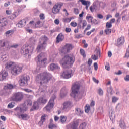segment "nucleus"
<instances>
[{
  "label": "nucleus",
  "mask_w": 129,
  "mask_h": 129,
  "mask_svg": "<svg viewBox=\"0 0 129 129\" xmlns=\"http://www.w3.org/2000/svg\"><path fill=\"white\" fill-rule=\"evenodd\" d=\"M39 103L38 101L36 102H34L33 105L32 107V108L30 109V111H34V110H38L40 108Z\"/></svg>",
  "instance_id": "18"
},
{
  "label": "nucleus",
  "mask_w": 129,
  "mask_h": 129,
  "mask_svg": "<svg viewBox=\"0 0 129 129\" xmlns=\"http://www.w3.org/2000/svg\"><path fill=\"white\" fill-rule=\"evenodd\" d=\"M23 94L21 93L18 92L14 94L13 100L14 101H21L23 99Z\"/></svg>",
  "instance_id": "15"
},
{
  "label": "nucleus",
  "mask_w": 129,
  "mask_h": 129,
  "mask_svg": "<svg viewBox=\"0 0 129 129\" xmlns=\"http://www.w3.org/2000/svg\"><path fill=\"white\" fill-rule=\"evenodd\" d=\"M80 54L83 56V58H85L86 57V54H85V51L83 49H81L80 50Z\"/></svg>",
  "instance_id": "37"
},
{
  "label": "nucleus",
  "mask_w": 129,
  "mask_h": 129,
  "mask_svg": "<svg viewBox=\"0 0 129 129\" xmlns=\"http://www.w3.org/2000/svg\"><path fill=\"white\" fill-rule=\"evenodd\" d=\"M50 70L53 71V70H59L60 69V67L58 66L57 64L51 63L49 66Z\"/></svg>",
  "instance_id": "22"
},
{
  "label": "nucleus",
  "mask_w": 129,
  "mask_h": 129,
  "mask_svg": "<svg viewBox=\"0 0 129 129\" xmlns=\"http://www.w3.org/2000/svg\"><path fill=\"white\" fill-rule=\"evenodd\" d=\"M0 25H1L2 29H4L8 25L7 20L4 18L0 17Z\"/></svg>",
  "instance_id": "17"
},
{
  "label": "nucleus",
  "mask_w": 129,
  "mask_h": 129,
  "mask_svg": "<svg viewBox=\"0 0 129 129\" xmlns=\"http://www.w3.org/2000/svg\"><path fill=\"white\" fill-rule=\"evenodd\" d=\"M117 100H118L117 98H116L115 97H113L112 98V102H114V103L116 102V101H117Z\"/></svg>",
  "instance_id": "56"
},
{
  "label": "nucleus",
  "mask_w": 129,
  "mask_h": 129,
  "mask_svg": "<svg viewBox=\"0 0 129 129\" xmlns=\"http://www.w3.org/2000/svg\"><path fill=\"white\" fill-rule=\"evenodd\" d=\"M15 110H16L17 112H21V113H24L26 110L25 109H23V108L17 107L15 109Z\"/></svg>",
  "instance_id": "31"
},
{
  "label": "nucleus",
  "mask_w": 129,
  "mask_h": 129,
  "mask_svg": "<svg viewBox=\"0 0 129 129\" xmlns=\"http://www.w3.org/2000/svg\"><path fill=\"white\" fill-rule=\"evenodd\" d=\"M24 66L23 64L15 65L14 62L10 61L5 64L6 69H11V74L15 76L22 73Z\"/></svg>",
  "instance_id": "2"
},
{
  "label": "nucleus",
  "mask_w": 129,
  "mask_h": 129,
  "mask_svg": "<svg viewBox=\"0 0 129 129\" xmlns=\"http://www.w3.org/2000/svg\"><path fill=\"white\" fill-rule=\"evenodd\" d=\"M48 101V100H47L46 99H45L43 97H40L39 98L37 102H38L39 104H45L46 103H47V102Z\"/></svg>",
  "instance_id": "24"
},
{
  "label": "nucleus",
  "mask_w": 129,
  "mask_h": 129,
  "mask_svg": "<svg viewBox=\"0 0 129 129\" xmlns=\"http://www.w3.org/2000/svg\"><path fill=\"white\" fill-rule=\"evenodd\" d=\"M14 88V86L12 84H7V85L4 86V89H13Z\"/></svg>",
  "instance_id": "32"
},
{
  "label": "nucleus",
  "mask_w": 129,
  "mask_h": 129,
  "mask_svg": "<svg viewBox=\"0 0 129 129\" xmlns=\"http://www.w3.org/2000/svg\"><path fill=\"white\" fill-rule=\"evenodd\" d=\"M67 92H68V91L67 90V89H66V87L62 88L60 91L61 97H65V96L67 95Z\"/></svg>",
  "instance_id": "21"
},
{
  "label": "nucleus",
  "mask_w": 129,
  "mask_h": 129,
  "mask_svg": "<svg viewBox=\"0 0 129 129\" xmlns=\"http://www.w3.org/2000/svg\"><path fill=\"white\" fill-rule=\"evenodd\" d=\"M70 25L72 26V27H76V26H77V23L76 22H71L70 23Z\"/></svg>",
  "instance_id": "55"
},
{
  "label": "nucleus",
  "mask_w": 129,
  "mask_h": 129,
  "mask_svg": "<svg viewBox=\"0 0 129 129\" xmlns=\"http://www.w3.org/2000/svg\"><path fill=\"white\" fill-rule=\"evenodd\" d=\"M45 121H46V116L44 115L41 116V120L38 122V125L39 126H42Z\"/></svg>",
  "instance_id": "25"
},
{
  "label": "nucleus",
  "mask_w": 129,
  "mask_h": 129,
  "mask_svg": "<svg viewBox=\"0 0 129 129\" xmlns=\"http://www.w3.org/2000/svg\"><path fill=\"white\" fill-rule=\"evenodd\" d=\"M34 49H35V47L34 45H30L28 46H23L21 48V53L22 55L26 56V55L29 54V53H33Z\"/></svg>",
  "instance_id": "7"
},
{
  "label": "nucleus",
  "mask_w": 129,
  "mask_h": 129,
  "mask_svg": "<svg viewBox=\"0 0 129 129\" xmlns=\"http://www.w3.org/2000/svg\"><path fill=\"white\" fill-rule=\"evenodd\" d=\"M72 107V103H71V102L70 101H67L63 103V107L62 108V110H63L64 111L68 112L71 109Z\"/></svg>",
  "instance_id": "13"
},
{
  "label": "nucleus",
  "mask_w": 129,
  "mask_h": 129,
  "mask_svg": "<svg viewBox=\"0 0 129 129\" xmlns=\"http://www.w3.org/2000/svg\"><path fill=\"white\" fill-rule=\"evenodd\" d=\"M90 111V106L86 105L85 106V112L86 113H88L89 111Z\"/></svg>",
  "instance_id": "34"
},
{
  "label": "nucleus",
  "mask_w": 129,
  "mask_h": 129,
  "mask_svg": "<svg viewBox=\"0 0 129 129\" xmlns=\"http://www.w3.org/2000/svg\"><path fill=\"white\" fill-rule=\"evenodd\" d=\"M72 44L67 43L61 49V52L62 54H67L73 49Z\"/></svg>",
  "instance_id": "11"
},
{
  "label": "nucleus",
  "mask_w": 129,
  "mask_h": 129,
  "mask_svg": "<svg viewBox=\"0 0 129 129\" xmlns=\"http://www.w3.org/2000/svg\"><path fill=\"white\" fill-rule=\"evenodd\" d=\"M109 115L111 120H113V119L115 117V116L114 115V112L112 110H111L109 112Z\"/></svg>",
  "instance_id": "29"
},
{
  "label": "nucleus",
  "mask_w": 129,
  "mask_h": 129,
  "mask_svg": "<svg viewBox=\"0 0 129 129\" xmlns=\"http://www.w3.org/2000/svg\"><path fill=\"white\" fill-rule=\"evenodd\" d=\"M105 69L108 71H109V70H110V67L109 66V63H108V64L105 66Z\"/></svg>",
  "instance_id": "59"
},
{
  "label": "nucleus",
  "mask_w": 129,
  "mask_h": 129,
  "mask_svg": "<svg viewBox=\"0 0 129 129\" xmlns=\"http://www.w3.org/2000/svg\"><path fill=\"white\" fill-rule=\"evenodd\" d=\"M98 94L100 96L103 95V90H102V89L100 88L98 90Z\"/></svg>",
  "instance_id": "45"
},
{
  "label": "nucleus",
  "mask_w": 129,
  "mask_h": 129,
  "mask_svg": "<svg viewBox=\"0 0 129 129\" xmlns=\"http://www.w3.org/2000/svg\"><path fill=\"white\" fill-rule=\"evenodd\" d=\"M92 64V59L91 58H89L88 61V66H91Z\"/></svg>",
  "instance_id": "53"
},
{
  "label": "nucleus",
  "mask_w": 129,
  "mask_h": 129,
  "mask_svg": "<svg viewBox=\"0 0 129 129\" xmlns=\"http://www.w3.org/2000/svg\"><path fill=\"white\" fill-rule=\"evenodd\" d=\"M24 91H25V92H28V93L33 92V91L32 90H30L29 89H24Z\"/></svg>",
  "instance_id": "61"
},
{
  "label": "nucleus",
  "mask_w": 129,
  "mask_h": 129,
  "mask_svg": "<svg viewBox=\"0 0 129 129\" xmlns=\"http://www.w3.org/2000/svg\"><path fill=\"white\" fill-rule=\"evenodd\" d=\"M94 67L95 71H97V69H98V64H97V62H95L94 63Z\"/></svg>",
  "instance_id": "52"
},
{
  "label": "nucleus",
  "mask_w": 129,
  "mask_h": 129,
  "mask_svg": "<svg viewBox=\"0 0 129 129\" xmlns=\"http://www.w3.org/2000/svg\"><path fill=\"white\" fill-rule=\"evenodd\" d=\"M74 13L75 15H78L79 14V10L77 8H74Z\"/></svg>",
  "instance_id": "51"
},
{
  "label": "nucleus",
  "mask_w": 129,
  "mask_h": 129,
  "mask_svg": "<svg viewBox=\"0 0 129 129\" xmlns=\"http://www.w3.org/2000/svg\"><path fill=\"white\" fill-rule=\"evenodd\" d=\"M79 123V122H78V120L74 121L71 125L72 129H77V126H78Z\"/></svg>",
  "instance_id": "27"
},
{
  "label": "nucleus",
  "mask_w": 129,
  "mask_h": 129,
  "mask_svg": "<svg viewBox=\"0 0 129 129\" xmlns=\"http://www.w3.org/2000/svg\"><path fill=\"white\" fill-rule=\"evenodd\" d=\"M86 127V123L84 122L80 124V129H84Z\"/></svg>",
  "instance_id": "44"
},
{
  "label": "nucleus",
  "mask_w": 129,
  "mask_h": 129,
  "mask_svg": "<svg viewBox=\"0 0 129 129\" xmlns=\"http://www.w3.org/2000/svg\"><path fill=\"white\" fill-rule=\"evenodd\" d=\"M65 32L66 33H70L71 32V28L67 27L65 29Z\"/></svg>",
  "instance_id": "57"
},
{
  "label": "nucleus",
  "mask_w": 129,
  "mask_h": 129,
  "mask_svg": "<svg viewBox=\"0 0 129 129\" xmlns=\"http://www.w3.org/2000/svg\"><path fill=\"white\" fill-rule=\"evenodd\" d=\"M124 43V38L120 37L117 41V44L118 46H120V45H123Z\"/></svg>",
  "instance_id": "26"
},
{
  "label": "nucleus",
  "mask_w": 129,
  "mask_h": 129,
  "mask_svg": "<svg viewBox=\"0 0 129 129\" xmlns=\"http://www.w3.org/2000/svg\"><path fill=\"white\" fill-rule=\"evenodd\" d=\"M91 18H92V19H91ZM86 19L87 20H89L90 19H91V22H92V24H94V25H98V24H99V22H98V21H97V20H96V19H93V20H92V19H93V17H92L91 16H87V17H86Z\"/></svg>",
  "instance_id": "23"
},
{
  "label": "nucleus",
  "mask_w": 129,
  "mask_h": 129,
  "mask_svg": "<svg viewBox=\"0 0 129 129\" xmlns=\"http://www.w3.org/2000/svg\"><path fill=\"white\" fill-rule=\"evenodd\" d=\"M30 44H32V45L34 46L35 45L36 42H37V38L36 37H31L29 39Z\"/></svg>",
  "instance_id": "28"
},
{
  "label": "nucleus",
  "mask_w": 129,
  "mask_h": 129,
  "mask_svg": "<svg viewBox=\"0 0 129 129\" xmlns=\"http://www.w3.org/2000/svg\"><path fill=\"white\" fill-rule=\"evenodd\" d=\"M63 40H64V35H63V34L62 33L59 34L56 37V42L57 44L60 43V42H62Z\"/></svg>",
  "instance_id": "20"
},
{
  "label": "nucleus",
  "mask_w": 129,
  "mask_h": 129,
  "mask_svg": "<svg viewBox=\"0 0 129 129\" xmlns=\"http://www.w3.org/2000/svg\"><path fill=\"white\" fill-rule=\"evenodd\" d=\"M56 97L57 96H56V94H53L51 97V98L47 104V105L45 107L47 111H50L51 109L54 107V101H55V99H56Z\"/></svg>",
  "instance_id": "9"
},
{
  "label": "nucleus",
  "mask_w": 129,
  "mask_h": 129,
  "mask_svg": "<svg viewBox=\"0 0 129 129\" xmlns=\"http://www.w3.org/2000/svg\"><path fill=\"white\" fill-rule=\"evenodd\" d=\"M97 18H98V19H103V15H102L100 14H98Z\"/></svg>",
  "instance_id": "63"
},
{
  "label": "nucleus",
  "mask_w": 129,
  "mask_h": 129,
  "mask_svg": "<svg viewBox=\"0 0 129 129\" xmlns=\"http://www.w3.org/2000/svg\"><path fill=\"white\" fill-rule=\"evenodd\" d=\"M60 121L62 123H64L66 121V118H65V116H60Z\"/></svg>",
  "instance_id": "43"
},
{
  "label": "nucleus",
  "mask_w": 129,
  "mask_h": 129,
  "mask_svg": "<svg viewBox=\"0 0 129 129\" xmlns=\"http://www.w3.org/2000/svg\"><path fill=\"white\" fill-rule=\"evenodd\" d=\"M60 76L62 77V78L68 79L71 78V76H72V72L69 70L64 71L63 73L60 75Z\"/></svg>",
  "instance_id": "12"
},
{
  "label": "nucleus",
  "mask_w": 129,
  "mask_h": 129,
  "mask_svg": "<svg viewBox=\"0 0 129 129\" xmlns=\"http://www.w3.org/2000/svg\"><path fill=\"white\" fill-rule=\"evenodd\" d=\"M39 17L41 20H45V16H44V14H40Z\"/></svg>",
  "instance_id": "60"
},
{
  "label": "nucleus",
  "mask_w": 129,
  "mask_h": 129,
  "mask_svg": "<svg viewBox=\"0 0 129 129\" xmlns=\"http://www.w3.org/2000/svg\"><path fill=\"white\" fill-rule=\"evenodd\" d=\"M62 6H63V4H57L55 5L53 7L52 13L53 14H58V13L60 12V10H61V8L62 7Z\"/></svg>",
  "instance_id": "14"
},
{
  "label": "nucleus",
  "mask_w": 129,
  "mask_h": 129,
  "mask_svg": "<svg viewBox=\"0 0 129 129\" xmlns=\"http://www.w3.org/2000/svg\"><path fill=\"white\" fill-rule=\"evenodd\" d=\"M92 57L93 60H96L98 59V56H97L96 55H92Z\"/></svg>",
  "instance_id": "54"
},
{
  "label": "nucleus",
  "mask_w": 129,
  "mask_h": 129,
  "mask_svg": "<svg viewBox=\"0 0 129 129\" xmlns=\"http://www.w3.org/2000/svg\"><path fill=\"white\" fill-rule=\"evenodd\" d=\"M19 23H20V25H23V26H25V25H26V20L23 19V20H21L19 22Z\"/></svg>",
  "instance_id": "49"
},
{
  "label": "nucleus",
  "mask_w": 129,
  "mask_h": 129,
  "mask_svg": "<svg viewBox=\"0 0 129 129\" xmlns=\"http://www.w3.org/2000/svg\"><path fill=\"white\" fill-rule=\"evenodd\" d=\"M8 77V72L2 71L0 72V81H3Z\"/></svg>",
  "instance_id": "16"
},
{
  "label": "nucleus",
  "mask_w": 129,
  "mask_h": 129,
  "mask_svg": "<svg viewBox=\"0 0 129 129\" xmlns=\"http://www.w3.org/2000/svg\"><path fill=\"white\" fill-rule=\"evenodd\" d=\"M124 80H125V81H129V75H127L124 77Z\"/></svg>",
  "instance_id": "64"
},
{
  "label": "nucleus",
  "mask_w": 129,
  "mask_h": 129,
  "mask_svg": "<svg viewBox=\"0 0 129 129\" xmlns=\"http://www.w3.org/2000/svg\"><path fill=\"white\" fill-rule=\"evenodd\" d=\"M14 106H15V105H14V104H13V103L11 102V103H10L8 105L7 107H8V108L12 109V108H13Z\"/></svg>",
  "instance_id": "48"
},
{
  "label": "nucleus",
  "mask_w": 129,
  "mask_h": 129,
  "mask_svg": "<svg viewBox=\"0 0 129 129\" xmlns=\"http://www.w3.org/2000/svg\"><path fill=\"white\" fill-rule=\"evenodd\" d=\"M56 127H57V125L53 123H49L48 125V128L49 129H54L56 128Z\"/></svg>",
  "instance_id": "36"
},
{
  "label": "nucleus",
  "mask_w": 129,
  "mask_h": 129,
  "mask_svg": "<svg viewBox=\"0 0 129 129\" xmlns=\"http://www.w3.org/2000/svg\"><path fill=\"white\" fill-rule=\"evenodd\" d=\"M0 118L3 121H6V120H7V118L6 117H5V116H1Z\"/></svg>",
  "instance_id": "62"
},
{
  "label": "nucleus",
  "mask_w": 129,
  "mask_h": 129,
  "mask_svg": "<svg viewBox=\"0 0 129 129\" xmlns=\"http://www.w3.org/2000/svg\"><path fill=\"white\" fill-rule=\"evenodd\" d=\"M112 87L110 86L109 88H108L107 90V91L108 93H110V94H112Z\"/></svg>",
  "instance_id": "47"
},
{
  "label": "nucleus",
  "mask_w": 129,
  "mask_h": 129,
  "mask_svg": "<svg viewBox=\"0 0 129 129\" xmlns=\"http://www.w3.org/2000/svg\"><path fill=\"white\" fill-rule=\"evenodd\" d=\"M86 25H87V22H86V20H83L82 27L84 28V27L86 26Z\"/></svg>",
  "instance_id": "58"
},
{
  "label": "nucleus",
  "mask_w": 129,
  "mask_h": 129,
  "mask_svg": "<svg viewBox=\"0 0 129 129\" xmlns=\"http://www.w3.org/2000/svg\"><path fill=\"white\" fill-rule=\"evenodd\" d=\"M81 3H82V4H83L84 6H87V5H90V2L89 1H85V0H79Z\"/></svg>",
  "instance_id": "33"
},
{
  "label": "nucleus",
  "mask_w": 129,
  "mask_h": 129,
  "mask_svg": "<svg viewBox=\"0 0 129 129\" xmlns=\"http://www.w3.org/2000/svg\"><path fill=\"white\" fill-rule=\"evenodd\" d=\"M41 40H42L43 42L42 44L38 45L37 46V50L38 52L45 50V49H46V47L47 46V42L49 41V38L46 35H42L41 37Z\"/></svg>",
  "instance_id": "6"
},
{
  "label": "nucleus",
  "mask_w": 129,
  "mask_h": 129,
  "mask_svg": "<svg viewBox=\"0 0 129 129\" xmlns=\"http://www.w3.org/2000/svg\"><path fill=\"white\" fill-rule=\"evenodd\" d=\"M44 57H45L44 53H41L35 58L37 63V69L38 70H40V68L46 67L47 65V58Z\"/></svg>",
  "instance_id": "4"
},
{
  "label": "nucleus",
  "mask_w": 129,
  "mask_h": 129,
  "mask_svg": "<svg viewBox=\"0 0 129 129\" xmlns=\"http://www.w3.org/2000/svg\"><path fill=\"white\" fill-rule=\"evenodd\" d=\"M75 114H76V115L81 117L82 116V114H83V110L79 108H76Z\"/></svg>",
  "instance_id": "19"
},
{
  "label": "nucleus",
  "mask_w": 129,
  "mask_h": 129,
  "mask_svg": "<svg viewBox=\"0 0 129 129\" xmlns=\"http://www.w3.org/2000/svg\"><path fill=\"white\" fill-rule=\"evenodd\" d=\"M74 60L73 57L66 55L64 58L60 61V63L62 65L63 68H70L72 65H73Z\"/></svg>",
  "instance_id": "3"
},
{
  "label": "nucleus",
  "mask_w": 129,
  "mask_h": 129,
  "mask_svg": "<svg viewBox=\"0 0 129 129\" xmlns=\"http://www.w3.org/2000/svg\"><path fill=\"white\" fill-rule=\"evenodd\" d=\"M95 52L96 53V56H97V57H100L101 55H100V48H96L95 50Z\"/></svg>",
  "instance_id": "38"
},
{
  "label": "nucleus",
  "mask_w": 129,
  "mask_h": 129,
  "mask_svg": "<svg viewBox=\"0 0 129 129\" xmlns=\"http://www.w3.org/2000/svg\"><path fill=\"white\" fill-rule=\"evenodd\" d=\"M120 126L121 128H123V129L125 128V123H124V122L121 121L120 122Z\"/></svg>",
  "instance_id": "41"
},
{
  "label": "nucleus",
  "mask_w": 129,
  "mask_h": 129,
  "mask_svg": "<svg viewBox=\"0 0 129 129\" xmlns=\"http://www.w3.org/2000/svg\"><path fill=\"white\" fill-rule=\"evenodd\" d=\"M30 80V77L22 75L19 77V83L20 86H27L28 85V81Z\"/></svg>",
  "instance_id": "8"
},
{
  "label": "nucleus",
  "mask_w": 129,
  "mask_h": 129,
  "mask_svg": "<svg viewBox=\"0 0 129 129\" xmlns=\"http://www.w3.org/2000/svg\"><path fill=\"white\" fill-rule=\"evenodd\" d=\"M94 10H95V5H93V6H91L90 7V10L92 13H93V12L94 11Z\"/></svg>",
  "instance_id": "50"
},
{
  "label": "nucleus",
  "mask_w": 129,
  "mask_h": 129,
  "mask_svg": "<svg viewBox=\"0 0 129 129\" xmlns=\"http://www.w3.org/2000/svg\"><path fill=\"white\" fill-rule=\"evenodd\" d=\"M13 32H14V30H8L6 32L5 34H6V36H8V35H12Z\"/></svg>",
  "instance_id": "46"
},
{
  "label": "nucleus",
  "mask_w": 129,
  "mask_h": 129,
  "mask_svg": "<svg viewBox=\"0 0 129 129\" xmlns=\"http://www.w3.org/2000/svg\"><path fill=\"white\" fill-rule=\"evenodd\" d=\"M18 47H19L18 44L11 46L9 44V42L4 40H0V50L4 49V51H9V50H11V48L16 49Z\"/></svg>",
  "instance_id": "5"
},
{
  "label": "nucleus",
  "mask_w": 129,
  "mask_h": 129,
  "mask_svg": "<svg viewBox=\"0 0 129 129\" xmlns=\"http://www.w3.org/2000/svg\"><path fill=\"white\" fill-rule=\"evenodd\" d=\"M80 88V85H79V84H77L75 83L73 85L72 87V92L71 94V95L72 96L74 95L73 96L74 98H75L76 96V95H75L78 93V91L79 90Z\"/></svg>",
  "instance_id": "10"
},
{
  "label": "nucleus",
  "mask_w": 129,
  "mask_h": 129,
  "mask_svg": "<svg viewBox=\"0 0 129 129\" xmlns=\"http://www.w3.org/2000/svg\"><path fill=\"white\" fill-rule=\"evenodd\" d=\"M106 27L107 29H109L110 28H111L112 27V24L110 22H107L106 24Z\"/></svg>",
  "instance_id": "42"
},
{
  "label": "nucleus",
  "mask_w": 129,
  "mask_h": 129,
  "mask_svg": "<svg viewBox=\"0 0 129 129\" xmlns=\"http://www.w3.org/2000/svg\"><path fill=\"white\" fill-rule=\"evenodd\" d=\"M104 33L106 35H110L111 34V29L106 28L104 31Z\"/></svg>",
  "instance_id": "35"
},
{
  "label": "nucleus",
  "mask_w": 129,
  "mask_h": 129,
  "mask_svg": "<svg viewBox=\"0 0 129 129\" xmlns=\"http://www.w3.org/2000/svg\"><path fill=\"white\" fill-rule=\"evenodd\" d=\"M51 79H52V75L47 72L41 73L36 76V81H38V83L40 84L38 92L42 95L47 92V83Z\"/></svg>",
  "instance_id": "1"
},
{
  "label": "nucleus",
  "mask_w": 129,
  "mask_h": 129,
  "mask_svg": "<svg viewBox=\"0 0 129 129\" xmlns=\"http://www.w3.org/2000/svg\"><path fill=\"white\" fill-rule=\"evenodd\" d=\"M22 118L23 120H28L29 116L27 114H22L20 115V118Z\"/></svg>",
  "instance_id": "30"
},
{
  "label": "nucleus",
  "mask_w": 129,
  "mask_h": 129,
  "mask_svg": "<svg viewBox=\"0 0 129 129\" xmlns=\"http://www.w3.org/2000/svg\"><path fill=\"white\" fill-rule=\"evenodd\" d=\"M71 20H72V17H71L70 18H64L63 19V22H64V23H70V22L71 21Z\"/></svg>",
  "instance_id": "40"
},
{
  "label": "nucleus",
  "mask_w": 129,
  "mask_h": 129,
  "mask_svg": "<svg viewBox=\"0 0 129 129\" xmlns=\"http://www.w3.org/2000/svg\"><path fill=\"white\" fill-rule=\"evenodd\" d=\"M25 104H27L28 106H31L32 105V100L28 99L25 102Z\"/></svg>",
  "instance_id": "39"
}]
</instances>
